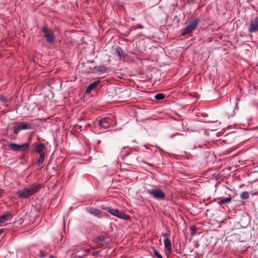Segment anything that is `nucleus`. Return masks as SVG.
Instances as JSON below:
<instances>
[{"label": "nucleus", "instance_id": "1", "mask_svg": "<svg viewBox=\"0 0 258 258\" xmlns=\"http://www.w3.org/2000/svg\"><path fill=\"white\" fill-rule=\"evenodd\" d=\"M41 188L42 184L40 183L33 184L27 187L18 190L16 194L20 198L27 199L39 191Z\"/></svg>", "mask_w": 258, "mask_h": 258}, {"label": "nucleus", "instance_id": "2", "mask_svg": "<svg viewBox=\"0 0 258 258\" xmlns=\"http://www.w3.org/2000/svg\"><path fill=\"white\" fill-rule=\"evenodd\" d=\"M102 209L107 211L112 215L123 220H128L130 216L123 212L116 209H112L110 207L102 208Z\"/></svg>", "mask_w": 258, "mask_h": 258}, {"label": "nucleus", "instance_id": "3", "mask_svg": "<svg viewBox=\"0 0 258 258\" xmlns=\"http://www.w3.org/2000/svg\"><path fill=\"white\" fill-rule=\"evenodd\" d=\"M200 20L198 19H196L193 21H190L189 22V24L183 29L181 35L185 36L186 34L190 33L195 30Z\"/></svg>", "mask_w": 258, "mask_h": 258}, {"label": "nucleus", "instance_id": "4", "mask_svg": "<svg viewBox=\"0 0 258 258\" xmlns=\"http://www.w3.org/2000/svg\"><path fill=\"white\" fill-rule=\"evenodd\" d=\"M146 192L157 200H164L165 198V193L158 188L147 189Z\"/></svg>", "mask_w": 258, "mask_h": 258}, {"label": "nucleus", "instance_id": "5", "mask_svg": "<svg viewBox=\"0 0 258 258\" xmlns=\"http://www.w3.org/2000/svg\"><path fill=\"white\" fill-rule=\"evenodd\" d=\"M42 32L44 33V36L48 43H52L54 42L55 37L51 29L47 28L46 26H44L42 28Z\"/></svg>", "mask_w": 258, "mask_h": 258}, {"label": "nucleus", "instance_id": "6", "mask_svg": "<svg viewBox=\"0 0 258 258\" xmlns=\"http://www.w3.org/2000/svg\"><path fill=\"white\" fill-rule=\"evenodd\" d=\"M13 128L14 133L17 134L21 130L31 128V124L30 123L26 122H21L19 123V124L17 126H14Z\"/></svg>", "mask_w": 258, "mask_h": 258}, {"label": "nucleus", "instance_id": "7", "mask_svg": "<svg viewBox=\"0 0 258 258\" xmlns=\"http://www.w3.org/2000/svg\"><path fill=\"white\" fill-rule=\"evenodd\" d=\"M248 31L250 33H254L258 31V17L250 20V23L248 27Z\"/></svg>", "mask_w": 258, "mask_h": 258}, {"label": "nucleus", "instance_id": "8", "mask_svg": "<svg viewBox=\"0 0 258 258\" xmlns=\"http://www.w3.org/2000/svg\"><path fill=\"white\" fill-rule=\"evenodd\" d=\"M12 216V213L10 211H7L4 213L3 214L0 216V225L5 223L7 221L10 220Z\"/></svg>", "mask_w": 258, "mask_h": 258}, {"label": "nucleus", "instance_id": "9", "mask_svg": "<svg viewBox=\"0 0 258 258\" xmlns=\"http://www.w3.org/2000/svg\"><path fill=\"white\" fill-rule=\"evenodd\" d=\"M110 119L108 117H104L99 120L98 123L100 127L106 129L110 126Z\"/></svg>", "mask_w": 258, "mask_h": 258}, {"label": "nucleus", "instance_id": "10", "mask_svg": "<svg viewBox=\"0 0 258 258\" xmlns=\"http://www.w3.org/2000/svg\"><path fill=\"white\" fill-rule=\"evenodd\" d=\"M86 211H87L88 213H90V214L93 215L99 218L102 217L101 211L98 209L88 208L86 209Z\"/></svg>", "mask_w": 258, "mask_h": 258}, {"label": "nucleus", "instance_id": "11", "mask_svg": "<svg viewBox=\"0 0 258 258\" xmlns=\"http://www.w3.org/2000/svg\"><path fill=\"white\" fill-rule=\"evenodd\" d=\"M100 81H96L90 84L87 87L86 92V93H90L92 90H94L96 87L99 84Z\"/></svg>", "mask_w": 258, "mask_h": 258}, {"label": "nucleus", "instance_id": "12", "mask_svg": "<svg viewBox=\"0 0 258 258\" xmlns=\"http://www.w3.org/2000/svg\"><path fill=\"white\" fill-rule=\"evenodd\" d=\"M45 148V145L43 143L39 144L35 146V151L39 155L44 154L43 149Z\"/></svg>", "mask_w": 258, "mask_h": 258}, {"label": "nucleus", "instance_id": "13", "mask_svg": "<svg viewBox=\"0 0 258 258\" xmlns=\"http://www.w3.org/2000/svg\"><path fill=\"white\" fill-rule=\"evenodd\" d=\"M164 244L166 250L169 252H171L172 251V246L170 240L168 238H165L164 240Z\"/></svg>", "mask_w": 258, "mask_h": 258}, {"label": "nucleus", "instance_id": "14", "mask_svg": "<svg viewBox=\"0 0 258 258\" xmlns=\"http://www.w3.org/2000/svg\"><path fill=\"white\" fill-rule=\"evenodd\" d=\"M50 249L48 248H45V249H41L39 250V253L38 254V256L40 257H46L49 253Z\"/></svg>", "mask_w": 258, "mask_h": 258}, {"label": "nucleus", "instance_id": "15", "mask_svg": "<svg viewBox=\"0 0 258 258\" xmlns=\"http://www.w3.org/2000/svg\"><path fill=\"white\" fill-rule=\"evenodd\" d=\"M130 150L128 147H124L121 152V157L124 159L127 156L130 154Z\"/></svg>", "mask_w": 258, "mask_h": 258}, {"label": "nucleus", "instance_id": "16", "mask_svg": "<svg viewBox=\"0 0 258 258\" xmlns=\"http://www.w3.org/2000/svg\"><path fill=\"white\" fill-rule=\"evenodd\" d=\"M232 198H231V196H230L229 197L224 198V199H221L220 201L218 202V203L220 205H222L224 204H229L231 202Z\"/></svg>", "mask_w": 258, "mask_h": 258}, {"label": "nucleus", "instance_id": "17", "mask_svg": "<svg viewBox=\"0 0 258 258\" xmlns=\"http://www.w3.org/2000/svg\"><path fill=\"white\" fill-rule=\"evenodd\" d=\"M94 71L96 72H99L100 73H102L106 70V68L104 66H97L94 68Z\"/></svg>", "mask_w": 258, "mask_h": 258}, {"label": "nucleus", "instance_id": "18", "mask_svg": "<svg viewBox=\"0 0 258 258\" xmlns=\"http://www.w3.org/2000/svg\"><path fill=\"white\" fill-rule=\"evenodd\" d=\"M39 158L36 162L37 166H40L41 164H42L44 163L45 160V154L39 155Z\"/></svg>", "mask_w": 258, "mask_h": 258}, {"label": "nucleus", "instance_id": "19", "mask_svg": "<svg viewBox=\"0 0 258 258\" xmlns=\"http://www.w3.org/2000/svg\"><path fill=\"white\" fill-rule=\"evenodd\" d=\"M29 146L28 143L18 144L19 151H24L27 149Z\"/></svg>", "mask_w": 258, "mask_h": 258}, {"label": "nucleus", "instance_id": "20", "mask_svg": "<svg viewBox=\"0 0 258 258\" xmlns=\"http://www.w3.org/2000/svg\"><path fill=\"white\" fill-rule=\"evenodd\" d=\"M29 146L28 143L18 144L19 151H24L27 149Z\"/></svg>", "mask_w": 258, "mask_h": 258}, {"label": "nucleus", "instance_id": "21", "mask_svg": "<svg viewBox=\"0 0 258 258\" xmlns=\"http://www.w3.org/2000/svg\"><path fill=\"white\" fill-rule=\"evenodd\" d=\"M8 146L14 151H19L18 144L11 143L8 145Z\"/></svg>", "mask_w": 258, "mask_h": 258}, {"label": "nucleus", "instance_id": "22", "mask_svg": "<svg viewBox=\"0 0 258 258\" xmlns=\"http://www.w3.org/2000/svg\"><path fill=\"white\" fill-rule=\"evenodd\" d=\"M240 198L242 200H247L249 198V194L247 191H244L240 195Z\"/></svg>", "mask_w": 258, "mask_h": 258}, {"label": "nucleus", "instance_id": "23", "mask_svg": "<svg viewBox=\"0 0 258 258\" xmlns=\"http://www.w3.org/2000/svg\"><path fill=\"white\" fill-rule=\"evenodd\" d=\"M165 98V95L162 93L157 94L155 96V98L157 100H162Z\"/></svg>", "mask_w": 258, "mask_h": 258}, {"label": "nucleus", "instance_id": "24", "mask_svg": "<svg viewBox=\"0 0 258 258\" xmlns=\"http://www.w3.org/2000/svg\"><path fill=\"white\" fill-rule=\"evenodd\" d=\"M153 252L154 255L157 257V258H163L162 255L160 254L159 251L155 248H153Z\"/></svg>", "mask_w": 258, "mask_h": 258}, {"label": "nucleus", "instance_id": "25", "mask_svg": "<svg viewBox=\"0 0 258 258\" xmlns=\"http://www.w3.org/2000/svg\"><path fill=\"white\" fill-rule=\"evenodd\" d=\"M197 229V228L195 226H192L190 227V230L191 231V235H194L196 234Z\"/></svg>", "mask_w": 258, "mask_h": 258}, {"label": "nucleus", "instance_id": "26", "mask_svg": "<svg viewBox=\"0 0 258 258\" xmlns=\"http://www.w3.org/2000/svg\"><path fill=\"white\" fill-rule=\"evenodd\" d=\"M226 113L228 116V117L233 116L234 115V111L232 110L231 112H230L227 110L226 112Z\"/></svg>", "mask_w": 258, "mask_h": 258}, {"label": "nucleus", "instance_id": "27", "mask_svg": "<svg viewBox=\"0 0 258 258\" xmlns=\"http://www.w3.org/2000/svg\"><path fill=\"white\" fill-rule=\"evenodd\" d=\"M0 100H2L3 102H7V98L3 95H0Z\"/></svg>", "mask_w": 258, "mask_h": 258}, {"label": "nucleus", "instance_id": "28", "mask_svg": "<svg viewBox=\"0 0 258 258\" xmlns=\"http://www.w3.org/2000/svg\"><path fill=\"white\" fill-rule=\"evenodd\" d=\"M162 235H163V236H164L166 238H168L169 237H170V232L169 231H168L167 232L165 233H163Z\"/></svg>", "mask_w": 258, "mask_h": 258}, {"label": "nucleus", "instance_id": "29", "mask_svg": "<svg viewBox=\"0 0 258 258\" xmlns=\"http://www.w3.org/2000/svg\"><path fill=\"white\" fill-rule=\"evenodd\" d=\"M115 52L117 54L118 56H119L120 57L122 55L119 49H116Z\"/></svg>", "mask_w": 258, "mask_h": 258}, {"label": "nucleus", "instance_id": "30", "mask_svg": "<svg viewBox=\"0 0 258 258\" xmlns=\"http://www.w3.org/2000/svg\"><path fill=\"white\" fill-rule=\"evenodd\" d=\"M137 160L139 161V162H142L144 163H146L145 161H144L143 160H141L139 157L137 158Z\"/></svg>", "mask_w": 258, "mask_h": 258}, {"label": "nucleus", "instance_id": "31", "mask_svg": "<svg viewBox=\"0 0 258 258\" xmlns=\"http://www.w3.org/2000/svg\"><path fill=\"white\" fill-rule=\"evenodd\" d=\"M4 192V190L3 189H0V197L1 195Z\"/></svg>", "mask_w": 258, "mask_h": 258}, {"label": "nucleus", "instance_id": "32", "mask_svg": "<svg viewBox=\"0 0 258 258\" xmlns=\"http://www.w3.org/2000/svg\"><path fill=\"white\" fill-rule=\"evenodd\" d=\"M195 0H187V2L189 3H192L195 1Z\"/></svg>", "mask_w": 258, "mask_h": 258}, {"label": "nucleus", "instance_id": "33", "mask_svg": "<svg viewBox=\"0 0 258 258\" xmlns=\"http://www.w3.org/2000/svg\"><path fill=\"white\" fill-rule=\"evenodd\" d=\"M138 27L140 29H142L143 28V26H142L141 25H139Z\"/></svg>", "mask_w": 258, "mask_h": 258}, {"label": "nucleus", "instance_id": "34", "mask_svg": "<svg viewBox=\"0 0 258 258\" xmlns=\"http://www.w3.org/2000/svg\"><path fill=\"white\" fill-rule=\"evenodd\" d=\"M175 135H176V134H173V135H171L170 136V138H173Z\"/></svg>", "mask_w": 258, "mask_h": 258}, {"label": "nucleus", "instance_id": "35", "mask_svg": "<svg viewBox=\"0 0 258 258\" xmlns=\"http://www.w3.org/2000/svg\"><path fill=\"white\" fill-rule=\"evenodd\" d=\"M48 258H55L54 256L52 255H50Z\"/></svg>", "mask_w": 258, "mask_h": 258}, {"label": "nucleus", "instance_id": "36", "mask_svg": "<svg viewBox=\"0 0 258 258\" xmlns=\"http://www.w3.org/2000/svg\"><path fill=\"white\" fill-rule=\"evenodd\" d=\"M3 231V229L0 230V235L2 233Z\"/></svg>", "mask_w": 258, "mask_h": 258}]
</instances>
